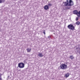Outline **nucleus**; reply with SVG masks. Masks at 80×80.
<instances>
[{
    "instance_id": "6",
    "label": "nucleus",
    "mask_w": 80,
    "mask_h": 80,
    "mask_svg": "<svg viewBox=\"0 0 80 80\" xmlns=\"http://www.w3.org/2000/svg\"><path fill=\"white\" fill-rule=\"evenodd\" d=\"M44 10H48V9H49V7H48V6L47 5H46L44 6Z\"/></svg>"
},
{
    "instance_id": "20",
    "label": "nucleus",
    "mask_w": 80,
    "mask_h": 80,
    "mask_svg": "<svg viewBox=\"0 0 80 80\" xmlns=\"http://www.w3.org/2000/svg\"><path fill=\"white\" fill-rule=\"evenodd\" d=\"M2 3V0H0V3Z\"/></svg>"
},
{
    "instance_id": "12",
    "label": "nucleus",
    "mask_w": 80,
    "mask_h": 80,
    "mask_svg": "<svg viewBox=\"0 0 80 80\" xmlns=\"http://www.w3.org/2000/svg\"><path fill=\"white\" fill-rule=\"evenodd\" d=\"M48 7H51V6H52V4L50 3H49L48 4Z\"/></svg>"
},
{
    "instance_id": "18",
    "label": "nucleus",
    "mask_w": 80,
    "mask_h": 80,
    "mask_svg": "<svg viewBox=\"0 0 80 80\" xmlns=\"http://www.w3.org/2000/svg\"><path fill=\"white\" fill-rule=\"evenodd\" d=\"M78 18H76V21H78Z\"/></svg>"
},
{
    "instance_id": "17",
    "label": "nucleus",
    "mask_w": 80,
    "mask_h": 80,
    "mask_svg": "<svg viewBox=\"0 0 80 80\" xmlns=\"http://www.w3.org/2000/svg\"><path fill=\"white\" fill-rule=\"evenodd\" d=\"M66 8L67 9H70V8H71L70 7H67V8Z\"/></svg>"
},
{
    "instance_id": "8",
    "label": "nucleus",
    "mask_w": 80,
    "mask_h": 80,
    "mask_svg": "<svg viewBox=\"0 0 80 80\" xmlns=\"http://www.w3.org/2000/svg\"><path fill=\"white\" fill-rule=\"evenodd\" d=\"M76 25H79L80 24V22L79 21H78L76 22Z\"/></svg>"
},
{
    "instance_id": "19",
    "label": "nucleus",
    "mask_w": 80,
    "mask_h": 80,
    "mask_svg": "<svg viewBox=\"0 0 80 80\" xmlns=\"http://www.w3.org/2000/svg\"><path fill=\"white\" fill-rule=\"evenodd\" d=\"M48 38L49 39L50 38H51L50 36H48Z\"/></svg>"
},
{
    "instance_id": "3",
    "label": "nucleus",
    "mask_w": 80,
    "mask_h": 80,
    "mask_svg": "<svg viewBox=\"0 0 80 80\" xmlns=\"http://www.w3.org/2000/svg\"><path fill=\"white\" fill-rule=\"evenodd\" d=\"M61 68L62 70H65L67 68V65L65 64H62L60 65Z\"/></svg>"
},
{
    "instance_id": "2",
    "label": "nucleus",
    "mask_w": 80,
    "mask_h": 80,
    "mask_svg": "<svg viewBox=\"0 0 80 80\" xmlns=\"http://www.w3.org/2000/svg\"><path fill=\"white\" fill-rule=\"evenodd\" d=\"M25 67V64L23 62H20L18 64V67L20 68H23Z\"/></svg>"
},
{
    "instance_id": "21",
    "label": "nucleus",
    "mask_w": 80,
    "mask_h": 80,
    "mask_svg": "<svg viewBox=\"0 0 80 80\" xmlns=\"http://www.w3.org/2000/svg\"><path fill=\"white\" fill-rule=\"evenodd\" d=\"M2 2H5V0H2Z\"/></svg>"
},
{
    "instance_id": "1",
    "label": "nucleus",
    "mask_w": 80,
    "mask_h": 80,
    "mask_svg": "<svg viewBox=\"0 0 80 80\" xmlns=\"http://www.w3.org/2000/svg\"><path fill=\"white\" fill-rule=\"evenodd\" d=\"M67 2H63V3H64V6L66 7H71L74 5L73 2L72 0H66Z\"/></svg>"
},
{
    "instance_id": "14",
    "label": "nucleus",
    "mask_w": 80,
    "mask_h": 80,
    "mask_svg": "<svg viewBox=\"0 0 80 80\" xmlns=\"http://www.w3.org/2000/svg\"><path fill=\"white\" fill-rule=\"evenodd\" d=\"M69 76V74L67 73L65 74L66 77H68Z\"/></svg>"
},
{
    "instance_id": "7",
    "label": "nucleus",
    "mask_w": 80,
    "mask_h": 80,
    "mask_svg": "<svg viewBox=\"0 0 80 80\" xmlns=\"http://www.w3.org/2000/svg\"><path fill=\"white\" fill-rule=\"evenodd\" d=\"M73 14L78 15V11L77 10H74L73 11Z\"/></svg>"
},
{
    "instance_id": "11",
    "label": "nucleus",
    "mask_w": 80,
    "mask_h": 80,
    "mask_svg": "<svg viewBox=\"0 0 80 80\" xmlns=\"http://www.w3.org/2000/svg\"><path fill=\"white\" fill-rule=\"evenodd\" d=\"M27 50L28 52H30L31 51V49H29V48H27Z\"/></svg>"
},
{
    "instance_id": "16",
    "label": "nucleus",
    "mask_w": 80,
    "mask_h": 80,
    "mask_svg": "<svg viewBox=\"0 0 80 80\" xmlns=\"http://www.w3.org/2000/svg\"><path fill=\"white\" fill-rule=\"evenodd\" d=\"M42 33H43L44 35H45V30L43 31Z\"/></svg>"
},
{
    "instance_id": "13",
    "label": "nucleus",
    "mask_w": 80,
    "mask_h": 80,
    "mask_svg": "<svg viewBox=\"0 0 80 80\" xmlns=\"http://www.w3.org/2000/svg\"><path fill=\"white\" fill-rule=\"evenodd\" d=\"M70 58L71 59V60H73V58H74L73 57V56H72V55L71 56H70Z\"/></svg>"
},
{
    "instance_id": "5",
    "label": "nucleus",
    "mask_w": 80,
    "mask_h": 80,
    "mask_svg": "<svg viewBox=\"0 0 80 80\" xmlns=\"http://www.w3.org/2000/svg\"><path fill=\"white\" fill-rule=\"evenodd\" d=\"M76 50H77V52L79 53L80 54V46H79L78 47L76 48Z\"/></svg>"
},
{
    "instance_id": "9",
    "label": "nucleus",
    "mask_w": 80,
    "mask_h": 80,
    "mask_svg": "<svg viewBox=\"0 0 80 80\" xmlns=\"http://www.w3.org/2000/svg\"><path fill=\"white\" fill-rule=\"evenodd\" d=\"M39 57H43V55L42 54V53H39L38 54Z\"/></svg>"
},
{
    "instance_id": "4",
    "label": "nucleus",
    "mask_w": 80,
    "mask_h": 80,
    "mask_svg": "<svg viewBox=\"0 0 80 80\" xmlns=\"http://www.w3.org/2000/svg\"><path fill=\"white\" fill-rule=\"evenodd\" d=\"M68 27L69 29L71 30H75V27L72 24L69 25L68 26Z\"/></svg>"
},
{
    "instance_id": "10",
    "label": "nucleus",
    "mask_w": 80,
    "mask_h": 80,
    "mask_svg": "<svg viewBox=\"0 0 80 80\" xmlns=\"http://www.w3.org/2000/svg\"><path fill=\"white\" fill-rule=\"evenodd\" d=\"M77 16L78 17H80V11H79L78 12V15Z\"/></svg>"
},
{
    "instance_id": "15",
    "label": "nucleus",
    "mask_w": 80,
    "mask_h": 80,
    "mask_svg": "<svg viewBox=\"0 0 80 80\" xmlns=\"http://www.w3.org/2000/svg\"><path fill=\"white\" fill-rule=\"evenodd\" d=\"M2 74H0V80H2Z\"/></svg>"
}]
</instances>
